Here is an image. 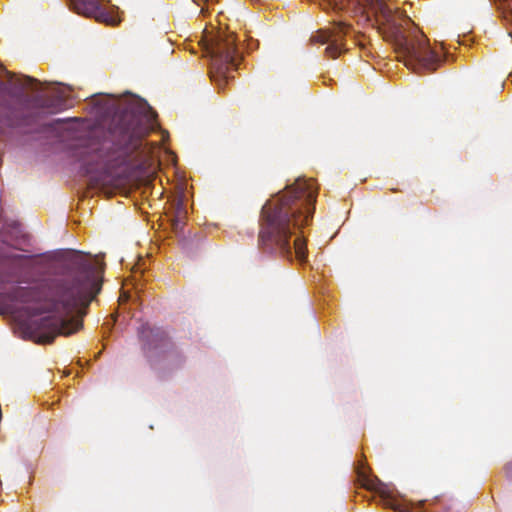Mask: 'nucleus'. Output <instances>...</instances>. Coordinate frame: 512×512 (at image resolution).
<instances>
[{"instance_id": "1", "label": "nucleus", "mask_w": 512, "mask_h": 512, "mask_svg": "<svg viewBox=\"0 0 512 512\" xmlns=\"http://www.w3.org/2000/svg\"><path fill=\"white\" fill-rule=\"evenodd\" d=\"M71 261L81 269L72 286H62L45 301L40 311L19 319L21 336L37 343H50L57 335H71L81 327L80 316L101 287L103 263L95 256L76 252Z\"/></svg>"}, {"instance_id": "2", "label": "nucleus", "mask_w": 512, "mask_h": 512, "mask_svg": "<svg viewBox=\"0 0 512 512\" xmlns=\"http://www.w3.org/2000/svg\"><path fill=\"white\" fill-rule=\"evenodd\" d=\"M317 190L313 180L297 179L262 208L260 239L290 254L291 227L306 224L314 211Z\"/></svg>"}, {"instance_id": "3", "label": "nucleus", "mask_w": 512, "mask_h": 512, "mask_svg": "<svg viewBox=\"0 0 512 512\" xmlns=\"http://www.w3.org/2000/svg\"><path fill=\"white\" fill-rule=\"evenodd\" d=\"M368 6L375 14L377 22L384 27V34L393 37L406 59L407 66L419 64L426 69H435L440 62L437 52L432 50L423 37L417 40H406L403 34L405 26L411 23L407 17L389 7L384 0H359Z\"/></svg>"}, {"instance_id": "4", "label": "nucleus", "mask_w": 512, "mask_h": 512, "mask_svg": "<svg viewBox=\"0 0 512 512\" xmlns=\"http://www.w3.org/2000/svg\"><path fill=\"white\" fill-rule=\"evenodd\" d=\"M208 46V53L211 56V77L222 85L223 81L229 78L230 70L237 67L240 55L235 46L233 34L218 33L212 36Z\"/></svg>"}, {"instance_id": "5", "label": "nucleus", "mask_w": 512, "mask_h": 512, "mask_svg": "<svg viewBox=\"0 0 512 512\" xmlns=\"http://www.w3.org/2000/svg\"><path fill=\"white\" fill-rule=\"evenodd\" d=\"M74 11L78 14L94 17L97 21L108 25H117L120 18L107 12L102 5L103 0H70Z\"/></svg>"}, {"instance_id": "6", "label": "nucleus", "mask_w": 512, "mask_h": 512, "mask_svg": "<svg viewBox=\"0 0 512 512\" xmlns=\"http://www.w3.org/2000/svg\"><path fill=\"white\" fill-rule=\"evenodd\" d=\"M345 27L346 26L341 22L336 23L333 30H319L317 34L312 37V40L321 44L331 42V44L326 48V53L331 58H336L342 51L338 44V40L340 39V33L344 31Z\"/></svg>"}, {"instance_id": "7", "label": "nucleus", "mask_w": 512, "mask_h": 512, "mask_svg": "<svg viewBox=\"0 0 512 512\" xmlns=\"http://www.w3.org/2000/svg\"><path fill=\"white\" fill-rule=\"evenodd\" d=\"M127 109L133 115L141 116L149 127L153 128L156 114L145 100L133 97L130 99Z\"/></svg>"}, {"instance_id": "8", "label": "nucleus", "mask_w": 512, "mask_h": 512, "mask_svg": "<svg viewBox=\"0 0 512 512\" xmlns=\"http://www.w3.org/2000/svg\"><path fill=\"white\" fill-rule=\"evenodd\" d=\"M24 86H29L32 89H38V86H45V89H48L51 92V95L57 98L59 101H64L69 97L70 88L58 84V83H41L36 79L27 77L25 79Z\"/></svg>"}, {"instance_id": "9", "label": "nucleus", "mask_w": 512, "mask_h": 512, "mask_svg": "<svg viewBox=\"0 0 512 512\" xmlns=\"http://www.w3.org/2000/svg\"><path fill=\"white\" fill-rule=\"evenodd\" d=\"M294 252L296 258L303 262L306 259V246L305 241L301 238H296L294 241Z\"/></svg>"}, {"instance_id": "10", "label": "nucleus", "mask_w": 512, "mask_h": 512, "mask_svg": "<svg viewBox=\"0 0 512 512\" xmlns=\"http://www.w3.org/2000/svg\"><path fill=\"white\" fill-rule=\"evenodd\" d=\"M495 2L505 17H508V14H512V0H495Z\"/></svg>"}]
</instances>
